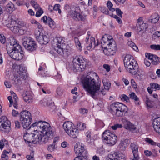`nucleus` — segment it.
Here are the masks:
<instances>
[{
	"label": "nucleus",
	"mask_w": 160,
	"mask_h": 160,
	"mask_svg": "<svg viewBox=\"0 0 160 160\" xmlns=\"http://www.w3.org/2000/svg\"><path fill=\"white\" fill-rule=\"evenodd\" d=\"M32 127H37L40 132L34 131V133H33L26 132L23 136L24 140L26 143L36 144L45 143L49 139L53 138L55 133L50 125L46 122H36L27 129H29Z\"/></svg>",
	"instance_id": "obj_1"
},
{
	"label": "nucleus",
	"mask_w": 160,
	"mask_h": 160,
	"mask_svg": "<svg viewBox=\"0 0 160 160\" xmlns=\"http://www.w3.org/2000/svg\"><path fill=\"white\" fill-rule=\"evenodd\" d=\"M97 76V74L93 72H88L83 81L84 87L89 94L94 99H97L98 96H103L105 94L104 90H99L100 88V83L96 82L92 76Z\"/></svg>",
	"instance_id": "obj_2"
},
{
	"label": "nucleus",
	"mask_w": 160,
	"mask_h": 160,
	"mask_svg": "<svg viewBox=\"0 0 160 160\" xmlns=\"http://www.w3.org/2000/svg\"><path fill=\"white\" fill-rule=\"evenodd\" d=\"M123 62L125 68L128 72L133 75L137 74L139 66L133 57L129 54L126 55Z\"/></svg>",
	"instance_id": "obj_3"
},
{
	"label": "nucleus",
	"mask_w": 160,
	"mask_h": 160,
	"mask_svg": "<svg viewBox=\"0 0 160 160\" xmlns=\"http://www.w3.org/2000/svg\"><path fill=\"white\" fill-rule=\"evenodd\" d=\"M110 112L115 117H122L128 113L127 107L118 102L112 103L110 106Z\"/></svg>",
	"instance_id": "obj_4"
},
{
	"label": "nucleus",
	"mask_w": 160,
	"mask_h": 160,
	"mask_svg": "<svg viewBox=\"0 0 160 160\" xmlns=\"http://www.w3.org/2000/svg\"><path fill=\"white\" fill-rule=\"evenodd\" d=\"M63 38L62 37H57L54 38L52 42V44L54 47L55 50L60 55L63 56L66 52L65 49L66 45Z\"/></svg>",
	"instance_id": "obj_5"
},
{
	"label": "nucleus",
	"mask_w": 160,
	"mask_h": 160,
	"mask_svg": "<svg viewBox=\"0 0 160 160\" xmlns=\"http://www.w3.org/2000/svg\"><path fill=\"white\" fill-rule=\"evenodd\" d=\"M72 62V69L75 72H82L84 70L86 67V59L81 56H77L74 57Z\"/></svg>",
	"instance_id": "obj_6"
},
{
	"label": "nucleus",
	"mask_w": 160,
	"mask_h": 160,
	"mask_svg": "<svg viewBox=\"0 0 160 160\" xmlns=\"http://www.w3.org/2000/svg\"><path fill=\"white\" fill-rule=\"evenodd\" d=\"M63 128L66 132L71 137L75 138L78 135V130L75 128L74 125L70 122H65Z\"/></svg>",
	"instance_id": "obj_7"
},
{
	"label": "nucleus",
	"mask_w": 160,
	"mask_h": 160,
	"mask_svg": "<svg viewBox=\"0 0 160 160\" xmlns=\"http://www.w3.org/2000/svg\"><path fill=\"white\" fill-rule=\"evenodd\" d=\"M26 76V68L21 65L19 66V70L15 73L14 75L13 79L15 84L16 85L21 84L22 80L24 79Z\"/></svg>",
	"instance_id": "obj_8"
},
{
	"label": "nucleus",
	"mask_w": 160,
	"mask_h": 160,
	"mask_svg": "<svg viewBox=\"0 0 160 160\" xmlns=\"http://www.w3.org/2000/svg\"><path fill=\"white\" fill-rule=\"evenodd\" d=\"M102 139L106 141L107 144L110 146L115 144L117 141V137L109 130H105L102 133Z\"/></svg>",
	"instance_id": "obj_9"
},
{
	"label": "nucleus",
	"mask_w": 160,
	"mask_h": 160,
	"mask_svg": "<svg viewBox=\"0 0 160 160\" xmlns=\"http://www.w3.org/2000/svg\"><path fill=\"white\" fill-rule=\"evenodd\" d=\"M32 120L31 113L27 111H23L20 113V120L24 128H27L31 123Z\"/></svg>",
	"instance_id": "obj_10"
},
{
	"label": "nucleus",
	"mask_w": 160,
	"mask_h": 160,
	"mask_svg": "<svg viewBox=\"0 0 160 160\" xmlns=\"http://www.w3.org/2000/svg\"><path fill=\"white\" fill-rule=\"evenodd\" d=\"M11 122L5 116L0 118V130L5 132H8L10 130Z\"/></svg>",
	"instance_id": "obj_11"
},
{
	"label": "nucleus",
	"mask_w": 160,
	"mask_h": 160,
	"mask_svg": "<svg viewBox=\"0 0 160 160\" xmlns=\"http://www.w3.org/2000/svg\"><path fill=\"white\" fill-rule=\"evenodd\" d=\"M22 51L21 47L19 50L16 49H12L10 52H7L9 56L13 59L20 60L22 59L23 57Z\"/></svg>",
	"instance_id": "obj_12"
},
{
	"label": "nucleus",
	"mask_w": 160,
	"mask_h": 160,
	"mask_svg": "<svg viewBox=\"0 0 160 160\" xmlns=\"http://www.w3.org/2000/svg\"><path fill=\"white\" fill-rule=\"evenodd\" d=\"M21 47L17 42L16 40L12 37L9 38V42L7 45V52H10L12 49H16L19 50Z\"/></svg>",
	"instance_id": "obj_13"
},
{
	"label": "nucleus",
	"mask_w": 160,
	"mask_h": 160,
	"mask_svg": "<svg viewBox=\"0 0 160 160\" xmlns=\"http://www.w3.org/2000/svg\"><path fill=\"white\" fill-rule=\"evenodd\" d=\"M36 38L41 44H46L49 41L48 35H43V33H41L39 31L35 33Z\"/></svg>",
	"instance_id": "obj_14"
},
{
	"label": "nucleus",
	"mask_w": 160,
	"mask_h": 160,
	"mask_svg": "<svg viewBox=\"0 0 160 160\" xmlns=\"http://www.w3.org/2000/svg\"><path fill=\"white\" fill-rule=\"evenodd\" d=\"M74 151L75 153L78 154L77 155L87 157L88 152L83 146L76 144L74 146Z\"/></svg>",
	"instance_id": "obj_15"
},
{
	"label": "nucleus",
	"mask_w": 160,
	"mask_h": 160,
	"mask_svg": "<svg viewBox=\"0 0 160 160\" xmlns=\"http://www.w3.org/2000/svg\"><path fill=\"white\" fill-rule=\"evenodd\" d=\"M102 42L107 44L108 46L107 48H112V49L116 50V44L112 38H109L107 37L105 38L104 36H103L101 40V43H102Z\"/></svg>",
	"instance_id": "obj_16"
},
{
	"label": "nucleus",
	"mask_w": 160,
	"mask_h": 160,
	"mask_svg": "<svg viewBox=\"0 0 160 160\" xmlns=\"http://www.w3.org/2000/svg\"><path fill=\"white\" fill-rule=\"evenodd\" d=\"M89 41H90V44H89V46H88L87 47V49L88 50H90L92 48H94L96 46H98L99 44L98 42L96 45L95 44V39L94 38L91 37L90 33L89 32H88V36L86 38V42L88 43Z\"/></svg>",
	"instance_id": "obj_17"
},
{
	"label": "nucleus",
	"mask_w": 160,
	"mask_h": 160,
	"mask_svg": "<svg viewBox=\"0 0 160 160\" xmlns=\"http://www.w3.org/2000/svg\"><path fill=\"white\" fill-rule=\"evenodd\" d=\"M68 15L73 19L76 21L83 20L84 18L75 10L71 9L68 12Z\"/></svg>",
	"instance_id": "obj_18"
},
{
	"label": "nucleus",
	"mask_w": 160,
	"mask_h": 160,
	"mask_svg": "<svg viewBox=\"0 0 160 160\" xmlns=\"http://www.w3.org/2000/svg\"><path fill=\"white\" fill-rule=\"evenodd\" d=\"M18 25V24L16 21L13 20L12 19L9 20L8 23L7 24V27L14 32H17Z\"/></svg>",
	"instance_id": "obj_19"
},
{
	"label": "nucleus",
	"mask_w": 160,
	"mask_h": 160,
	"mask_svg": "<svg viewBox=\"0 0 160 160\" xmlns=\"http://www.w3.org/2000/svg\"><path fill=\"white\" fill-rule=\"evenodd\" d=\"M146 57L152 60V63L154 65H157L160 63L159 58L155 55L146 53L145 54Z\"/></svg>",
	"instance_id": "obj_20"
},
{
	"label": "nucleus",
	"mask_w": 160,
	"mask_h": 160,
	"mask_svg": "<svg viewBox=\"0 0 160 160\" xmlns=\"http://www.w3.org/2000/svg\"><path fill=\"white\" fill-rule=\"evenodd\" d=\"M22 96L24 100L27 103H29L32 102L33 96L29 92L24 91L22 94Z\"/></svg>",
	"instance_id": "obj_21"
},
{
	"label": "nucleus",
	"mask_w": 160,
	"mask_h": 160,
	"mask_svg": "<svg viewBox=\"0 0 160 160\" xmlns=\"http://www.w3.org/2000/svg\"><path fill=\"white\" fill-rule=\"evenodd\" d=\"M121 121L123 124L124 127L127 129L135 130L136 129V127L134 125L132 124L126 118H122L121 120Z\"/></svg>",
	"instance_id": "obj_22"
},
{
	"label": "nucleus",
	"mask_w": 160,
	"mask_h": 160,
	"mask_svg": "<svg viewBox=\"0 0 160 160\" xmlns=\"http://www.w3.org/2000/svg\"><path fill=\"white\" fill-rule=\"evenodd\" d=\"M154 130L160 134V118L158 117L154 119L153 122Z\"/></svg>",
	"instance_id": "obj_23"
},
{
	"label": "nucleus",
	"mask_w": 160,
	"mask_h": 160,
	"mask_svg": "<svg viewBox=\"0 0 160 160\" xmlns=\"http://www.w3.org/2000/svg\"><path fill=\"white\" fill-rule=\"evenodd\" d=\"M32 40V39L28 37H24L22 38V42L23 45L26 49H27V48H28V45L32 43L31 42Z\"/></svg>",
	"instance_id": "obj_24"
},
{
	"label": "nucleus",
	"mask_w": 160,
	"mask_h": 160,
	"mask_svg": "<svg viewBox=\"0 0 160 160\" xmlns=\"http://www.w3.org/2000/svg\"><path fill=\"white\" fill-rule=\"evenodd\" d=\"M159 16L157 13L152 14L150 17L149 21L153 23H157L159 20Z\"/></svg>",
	"instance_id": "obj_25"
},
{
	"label": "nucleus",
	"mask_w": 160,
	"mask_h": 160,
	"mask_svg": "<svg viewBox=\"0 0 160 160\" xmlns=\"http://www.w3.org/2000/svg\"><path fill=\"white\" fill-rule=\"evenodd\" d=\"M116 50L112 49V48H107V47L104 48V52L107 55H113L116 52Z\"/></svg>",
	"instance_id": "obj_26"
},
{
	"label": "nucleus",
	"mask_w": 160,
	"mask_h": 160,
	"mask_svg": "<svg viewBox=\"0 0 160 160\" xmlns=\"http://www.w3.org/2000/svg\"><path fill=\"white\" fill-rule=\"evenodd\" d=\"M31 42H32V43H31L28 45V48H27V49L28 51H32L35 50L36 49L37 46L35 42L33 40L31 41Z\"/></svg>",
	"instance_id": "obj_27"
},
{
	"label": "nucleus",
	"mask_w": 160,
	"mask_h": 160,
	"mask_svg": "<svg viewBox=\"0 0 160 160\" xmlns=\"http://www.w3.org/2000/svg\"><path fill=\"white\" fill-rule=\"evenodd\" d=\"M117 153L116 152H112L108 155L105 160H117Z\"/></svg>",
	"instance_id": "obj_28"
},
{
	"label": "nucleus",
	"mask_w": 160,
	"mask_h": 160,
	"mask_svg": "<svg viewBox=\"0 0 160 160\" xmlns=\"http://www.w3.org/2000/svg\"><path fill=\"white\" fill-rule=\"evenodd\" d=\"M102 81L105 89L108 90L111 86V83L105 78H103Z\"/></svg>",
	"instance_id": "obj_29"
},
{
	"label": "nucleus",
	"mask_w": 160,
	"mask_h": 160,
	"mask_svg": "<svg viewBox=\"0 0 160 160\" xmlns=\"http://www.w3.org/2000/svg\"><path fill=\"white\" fill-rule=\"evenodd\" d=\"M145 103L148 108H151L153 107L155 104L153 101L150 100L147 97L146 98Z\"/></svg>",
	"instance_id": "obj_30"
},
{
	"label": "nucleus",
	"mask_w": 160,
	"mask_h": 160,
	"mask_svg": "<svg viewBox=\"0 0 160 160\" xmlns=\"http://www.w3.org/2000/svg\"><path fill=\"white\" fill-rule=\"evenodd\" d=\"M130 146L133 154H138V147L135 143H132Z\"/></svg>",
	"instance_id": "obj_31"
},
{
	"label": "nucleus",
	"mask_w": 160,
	"mask_h": 160,
	"mask_svg": "<svg viewBox=\"0 0 160 160\" xmlns=\"http://www.w3.org/2000/svg\"><path fill=\"white\" fill-rule=\"evenodd\" d=\"M74 41L77 48L81 51L82 50V47L78 38L77 37H75L74 38Z\"/></svg>",
	"instance_id": "obj_32"
},
{
	"label": "nucleus",
	"mask_w": 160,
	"mask_h": 160,
	"mask_svg": "<svg viewBox=\"0 0 160 160\" xmlns=\"http://www.w3.org/2000/svg\"><path fill=\"white\" fill-rule=\"evenodd\" d=\"M129 96L130 98L131 99H134L135 101H136V102H135V103L136 104L138 105H139V102L138 101H139V98L134 93H132L131 94H129Z\"/></svg>",
	"instance_id": "obj_33"
},
{
	"label": "nucleus",
	"mask_w": 160,
	"mask_h": 160,
	"mask_svg": "<svg viewBox=\"0 0 160 160\" xmlns=\"http://www.w3.org/2000/svg\"><path fill=\"white\" fill-rule=\"evenodd\" d=\"M137 27V30L140 32L142 30L146 29L147 28V26L146 23H143V22L141 23V25H138Z\"/></svg>",
	"instance_id": "obj_34"
},
{
	"label": "nucleus",
	"mask_w": 160,
	"mask_h": 160,
	"mask_svg": "<svg viewBox=\"0 0 160 160\" xmlns=\"http://www.w3.org/2000/svg\"><path fill=\"white\" fill-rule=\"evenodd\" d=\"M127 141H128V140H125L124 141H122L121 142L119 146L121 150H124L125 149L127 144Z\"/></svg>",
	"instance_id": "obj_35"
},
{
	"label": "nucleus",
	"mask_w": 160,
	"mask_h": 160,
	"mask_svg": "<svg viewBox=\"0 0 160 160\" xmlns=\"http://www.w3.org/2000/svg\"><path fill=\"white\" fill-rule=\"evenodd\" d=\"M48 25L51 28L53 29L56 27V24L53 20L50 17H48Z\"/></svg>",
	"instance_id": "obj_36"
},
{
	"label": "nucleus",
	"mask_w": 160,
	"mask_h": 160,
	"mask_svg": "<svg viewBox=\"0 0 160 160\" xmlns=\"http://www.w3.org/2000/svg\"><path fill=\"white\" fill-rule=\"evenodd\" d=\"M145 142L148 144L153 146L156 145V142H154L152 140L149 138H146L145 140Z\"/></svg>",
	"instance_id": "obj_37"
},
{
	"label": "nucleus",
	"mask_w": 160,
	"mask_h": 160,
	"mask_svg": "<svg viewBox=\"0 0 160 160\" xmlns=\"http://www.w3.org/2000/svg\"><path fill=\"white\" fill-rule=\"evenodd\" d=\"M27 31V28L25 27H22L19 28L18 27V32L21 35L24 34Z\"/></svg>",
	"instance_id": "obj_38"
},
{
	"label": "nucleus",
	"mask_w": 160,
	"mask_h": 160,
	"mask_svg": "<svg viewBox=\"0 0 160 160\" xmlns=\"http://www.w3.org/2000/svg\"><path fill=\"white\" fill-rule=\"evenodd\" d=\"M30 3L36 10L41 8L39 5L35 1L33 0H31L30 1Z\"/></svg>",
	"instance_id": "obj_39"
},
{
	"label": "nucleus",
	"mask_w": 160,
	"mask_h": 160,
	"mask_svg": "<svg viewBox=\"0 0 160 160\" xmlns=\"http://www.w3.org/2000/svg\"><path fill=\"white\" fill-rule=\"evenodd\" d=\"M107 6L110 11L112 12L115 11V8L112 7L113 4L110 2V1H108L107 3Z\"/></svg>",
	"instance_id": "obj_40"
},
{
	"label": "nucleus",
	"mask_w": 160,
	"mask_h": 160,
	"mask_svg": "<svg viewBox=\"0 0 160 160\" xmlns=\"http://www.w3.org/2000/svg\"><path fill=\"white\" fill-rule=\"evenodd\" d=\"M14 5L12 3H10L7 5V9H8V11L9 12H12L14 10L13 8Z\"/></svg>",
	"instance_id": "obj_41"
},
{
	"label": "nucleus",
	"mask_w": 160,
	"mask_h": 160,
	"mask_svg": "<svg viewBox=\"0 0 160 160\" xmlns=\"http://www.w3.org/2000/svg\"><path fill=\"white\" fill-rule=\"evenodd\" d=\"M137 74H138V75L140 77V78L142 79L144 75L145 72L142 69H138V70Z\"/></svg>",
	"instance_id": "obj_42"
},
{
	"label": "nucleus",
	"mask_w": 160,
	"mask_h": 160,
	"mask_svg": "<svg viewBox=\"0 0 160 160\" xmlns=\"http://www.w3.org/2000/svg\"><path fill=\"white\" fill-rule=\"evenodd\" d=\"M8 142L4 138L0 141V148L2 150L5 144H7Z\"/></svg>",
	"instance_id": "obj_43"
},
{
	"label": "nucleus",
	"mask_w": 160,
	"mask_h": 160,
	"mask_svg": "<svg viewBox=\"0 0 160 160\" xmlns=\"http://www.w3.org/2000/svg\"><path fill=\"white\" fill-rule=\"evenodd\" d=\"M152 88L155 89L157 90L160 89V85L155 83H152L150 84Z\"/></svg>",
	"instance_id": "obj_44"
},
{
	"label": "nucleus",
	"mask_w": 160,
	"mask_h": 160,
	"mask_svg": "<svg viewBox=\"0 0 160 160\" xmlns=\"http://www.w3.org/2000/svg\"><path fill=\"white\" fill-rule=\"evenodd\" d=\"M150 47L152 49L155 50H160V45H152Z\"/></svg>",
	"instance_id": "obj_45"
},
{
	"label": "nucleus",
	"mask_w": 160,
	"mask_h": 160,
	"mask_svg": "<svg viewBox=\"0 0 160 160\" xmlns=\"http://www.w3.org/2000/svg\"><path fill=\"white\" fill-rule=\"evenodd\" d=\"M57 95L59 96L62 95L63 93V90L60 87H58L57 90L56 92Z\"/></svg>",
	"instance_id": "obj_46"
},
{
	"label": "nucleus",
	"mask_w": 160,
	"mask_h": 160,
	"mask_svg": "<svg viewBox=\"0 0 160 160\" xmlns=\"http://www.w3.org/2000/svg\"><path fill=\"white\" fill-rule=\"evenodd\" d=\"M101 12L106 14H109V11L108 9L106 7H101Z\"/></svg>",
	"instance_id": "obj_47"
},
{
	"label": "nucleus",
	"mask_w": 160,
	"mask_h": 160,
	"mask_svg": "<svg viewBox=\"0 0 160 160\" xmlns=\"http://www.w3.org/2000/svg\"><path fill=\"white\" fill-rule=\"evenodd\" d=\"M122 127V125L121 124H116L114 125L111 127L114 130H116L117 128H121Z\"/></svg>",
	"instance_id": "obj_48"
},
{
	"label": "nucleus",
	"mask_w": 160,
	"mask_h": 160,
	"mask_svg": "<svg viewBox=\"0 0 160 160\" xmlns=\"http://www.w3.org/2000/svg\"><path fill=\"white\" fill-rule=\"evenodd\" d=\"M36 14V16L37 17H40L43 13V11L42 10L41 8L37 10Z\"/></svg>",
	"instance_id": "obj_49"
},
{
	"label": "nucleus",
	"mask_w": 160,
	"mask_h": 160,
	"mask_svg": "<svg viewBox=\"0 0 160 160\" xmlns=\"http://www.w3.org/2000/svg\"><path fill=\"white\" fill-rule=\"evenodd\" d=\"M117 160H124L125 158V155L123 154H117Z\"/></svg>",
	"instance_id": "obj_50"
},
{
	"label": "nucleus",
	"mask_w": 160,
	"mask_h": 160,
	"mask_svg": "<svg viewBox=\"0 0 160 160\" xmlns=\"http://www.w3.org/2000/svg\"><path fill=\"white\" fill-rule=\"evenodd\" d=\"M80 129L83 130L86 128L85 124L82 122H80L77 125Z\"/></svg>",
	"instance_id": "obj_51"
},
{
	"label": "nucleus",
	"mask_w": 160,
	"mask_h": 160,
	"mask_svg": "<svg viewBox=\"0 0 160 160\" xmlns=\"http://www.w3.org/2000/svg\"><path fill=\"white\" fill-rule=\"evenodd\" d=\"M40 103L42 105L45 106H48L50 105V104H49L47 103V100L46 99H44L40 101Z\"/></svg>",
	"instance_id": "obj_52"
},
{
	"label": "nucleus",
	"mask_w": 160,
	"mask_h": 160,
	"mask_svg": "<svg viewBox=\"0 0 160 160\" xmlns=\"http://www.w3.org/2000/svg\"><path fill=\"white\" fill-rule=\"evenodd\" d=\"M117 14L121 18H122V14L123 12L121 11L119 8H117L116 9Z\"/></svg>",
	"instance_id": "obj_53"
},
{
	"label": "nucleus",
	"mask_w": 160,
	"mask_h": 160,
	"mask_svg": "<svg viewBox=\"0 0 160 160\" xmlns=\"http://www.w3.org/2000/svg\"><path fill=\"white\" fill-rule=\"evenodd\" d=\"M74 160H87V158L83 157L81 156L77 155Z\"/></svg>",
	"instance_id": "obj_54"
},
{
	"label": "nucleus",
	"mask_w": 160,
	"mask_h": 160,
	"mask_svg": "<svg viewBox=\"0 0 160 160\" xmlns=\"http://www.w3.org/2000/svg\"><path fill=\"white\" fill-rule=\"evenodd\" d=\"M0 41L2 43H5L6 42V38L3 35H0Z\"/></svg>",
	"instance_id": "obj_55"
},
{
	"label": "nucleus",
	"mask_w": 160,
	"mask_h": 160,
	"mask_svg": "<svg viewBox=\"0 0 160 160\" xmlns=\"http://www.w3.org/2000/svg\"><path fill=\"white\" fill-rule=\"evenodd\" d=\"M54 146L53 144L50 145L47 147V149L48 151L52 152L54 150Z\"/></svg>",
	"instance_id": "obj_56"
},
{
	"label": "nucleus",
	"mask_w": 160,
	"mask_h": 160,
	"mask_svg": "<svg viewBox=\"0 0 160 160\" xmlns=\"http://www.w3.org/2000/svg\"><path fill=\"white\" fill-rule=\"evenodd\" d=\"M1 158L2 160H7L8 159V156L3 152H2V155Z\"/></svg>",
	"instance_id": "obj_57"
},
{
	"label": "nucleus",
	"mask_w": 160,
	"mask_h": 160,
	"mask_svg": "<svg viewBox=\"0 0 160 160\" xmlns=\"http://www.w3.org/2000/svg\"><path fill=\"white\" fill-rule=\"evenodd\" d=\"M153 38H154V39L158 38L160 37V32H156L153 35Z\"/></svg>",
	"instance_id": "obj_58"
},
{
	"label": "nucleus",
	"mask_w": 160,
	"mask_h": 160,
	"mask_svg": "<svg viewBox=\"0 0 160 160\" xmlns=\"http://www.w3.org/2000/svg\"><path fill=\"white\" fill-rule=\"evenodd\" d=\"M122 98L123 99L124 101H126L127 102H128L129 100V98L125 94L122 95Z\"/></svg>",
	"instance_id": "obj_59"
},
{
	"label": "nucleus",
	"mask_w": 160,
	"mask_h": 160,
	"mask_svg": "<svg viewBox=\"0 0 160 160\" xmlns=\"http://www.w3.org/2000/svg\"><path fill=\"white\" fill-rule=\"evenodd\" d=\"M48 18L46 16H43L41 19V20L43 22L45 23L47 22H48Z\"/></svg>",
	"instance_id": "obj_60"
},
{
	"label": "nucleus",
	"mask_w": 160,
	"mask_h": 160,
	"mask_svg": "<svg viewBox=\"0 0 160 160\" xmlns=\"http://www.w3.org/2000/svg\"><path fill=\"white\" fill-rule=\"evenodd\" d=\"M4 84L7 88H9L11 87L10 82L8 81H5L4 82Z\"/></svg>",
	"instance_id": "obj_61"
},
{
	"label": "nucleus",
	"mask_w": 160,
	"mask_h": 160,
	"mask_svg": "<svg viewBox=\"0 0 160 160\" xmlns=\"http://www.w3.org/2000/svg\"><path fill=\"white\" fill-rule=\"evenodd\" d=\"M103 67L106 70V71L107 72H109L110 71V66L108 65L104 64L103 65Z\"/></svg>",
	"instance_id": "obj_62"
},
{
	"label": "nucleus",
	"mask_w": 160,
	"mask_h": 160,
	"mask_svg": "<svg viewBox=\"0 0 160 160\" xmlns=\"http://www.w3.org/2000/svg\"><path fill=\"white\" fill-rule=\"evenodd\" d=\"M79 111L82 114H84L87 112L88 110L85 108H81L80 109Z\"/></svg>",
	"instance_id": "obj_63"
},
{
	"label": "nucleus",
	"mask_w": 160,
	"mask_h": 160,
	"mask_svg": "<svg viewBox=\"0 0 160 160\" xmlns=\"http://www.w3.org/2000/svg\"><path fill=\"white\" fill-rule=\"evenodd\" d=\"M27 160H34V157L33 155H27L26 156Z\"/></svg>",
	"instance_id": "obj_64"
}]
</instances>
